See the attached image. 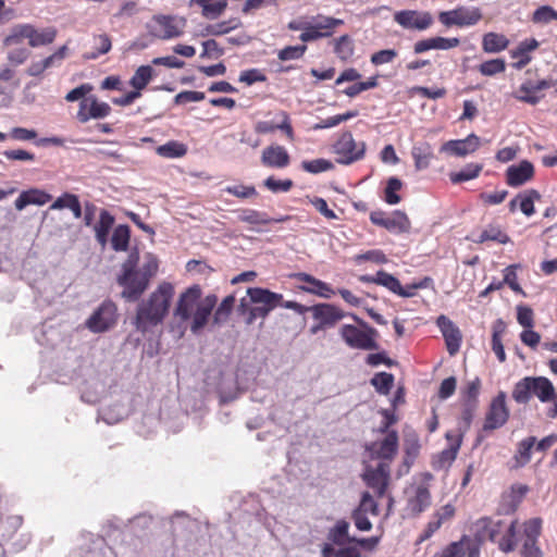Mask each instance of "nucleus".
Wrapping results in <instances>:
<instances>
[{
    "label": "nucleus",
    "instance_id": "nucleus-60",
    "mask_svg": "<svg viewBox=\"0 0 557 557\" xmlns=\"http://www.w3.org/2000/svg\"><path fill=\"white\" fill-rule=\"evenodd\" d=\"M15 75V71L9 66L0 70V94H4L9 85L18 86Z\"/></svg>",
    "mask_w": 557,
    "mask_h": 557
},
{
    "label": "nucleus",
    "instance_id": "nucleus-44",
    "mask_svg": "<svg viewBox=\"0 0 557 557\" xmlns=\"http://www.w3.org/2000/svg\"><path fill=\"white\" fill-rule=\"evenodd\" d=\"M363 281L373 282L375 284L382 285L386 287L388 290L396 294L397 290L400 289V282L394 275L386 273L384 271L376 272L373 277H363Z\"/></svg>",
    "mask_w": 557,
    "mask_h": 557
},
{
    "label": "nucleus",
    "instance_id": "nucleus-43",
    "mask_svg": "<svg viewBox=\"0 0 557 557\" xmlns=\"http://www.w3.org/2000/svg\"><path fill=\"white\" fill-rule=\"evenodd\" d=\"M541 198V195L535 189H527L518 194L520 199V210L527 216H531L535 212L534 202Z\"/></svg>",
    "mask_w": 557,
    "mask_h": 557
},
{
    "label": "nucleus",
    "instance_id": "nucleus-64",
    "mask_svg": "<svg viewBox=\"0 0 557 557\" xmlns=\"http://www.w3.org/2000/svg\"><path fill=\"white\" fill-rule=\"evenodd\" d=\"M78 196L71 194V193H64L60 197H58L54 202L50 206L51 210H62V209H71L75 201L77 200Z\"/></svg>",
    "mask_w": 557,
    "mask_h": 557
},
{
    "label": "nucleus",
    "instance_id": "nucleus-9",
    "mask_svg": "<svg viewBox=\"0 0 557 557\" xmlns=\"http://www.w3.org/2000/svg\"><path fill=\"white\" fill-rule=\"evenodd\" d=\"M117 318L116 305L107 299L86 320L85 325L92 333H104L116 324Z\"/></svg>",
    "mask_w": 557,
    "mask_h": 557
},
{
    "label": "nucleus",
    "instance_id": "nucleus-54",
    "mask_svg": "<svg viewBox=\"0 0 557 557\" xmlns=\"http://www.w3.org/2000/svg\"><path fill=\"white\" fill-rule=\"evenodd\" d=\"M401 187H403V183L397 177H391L387 181L384 199L388 205H397L400 202L401 198L397 194V191L400 190Z\"/></svg>",
    "mask_w": 557,
    "mask_h": 557
},
{
    "label": "nucleus",
    "instance_id": "nucleus-7",
    "mask_svg": "<svg viewBox=\"0 0 557 557\" xmlns=\"http://www.w3.org/2000/svg\"><path fill=\"white\" fill-rule=\"evenodd\" d=\"M247 296L255 306L249 309L246 323L252 324L257 319H265L268 314L278 307L283 296L265 288L249 287Z\"/></svg>",
    "mask_w": 557,
    "mask_h": 557
},
{
    "label": "nucleus",
    "instance_id": "nucleus-31",
    "mask_svg": "<svg viewBox=\"0 0 557 557\" xmlns=\"http://www.w3.org/2000/svg\"><path fill=\"white\" fill-rule=\"evenodd\" d=\"M385 228L394 234L409 233L411 228V223L405 212L396 210L388 214V220Z\"/></svg>",
    "mask_w": 557,
    "mask_h": 557
},
{
    "label": "nucleus",
    "instance_id": "nucleus-53",
    "mask_svg": "<svg viewBox=\"0 0 557 557\" xmlns=\"http://www.w3.org/2000/svg\"><path fill=\"white\" fill-rule=\"evenodd\" d=\"M234 302L235 297L233 295H230L222 300L213 314V319L216 324L223 323L227 320L234 307Z\"/></svg>",
    "mask_w": 557,
    "mask_h": 557
},
{
    "label": "nucleus",
    "instance_id": "nucleus-6",
    "mask_svg": "<svg viewBox=\"0 0 557 557\" xmlns=\"http://www.w3.org/2000/svg\"><path fill=\"white\" fill-rule=\"evenodd\" d=\"M116 282L123 287L122 298L127 301L139 299V252L135 248L122 263Z\"/></svg>",
    "mask_w": 557,
    "mask_h": 557
},
{
    "label": "nucleus",
    "instance_id": "nucleus-50",
    "mask_svg": "<svg viewBox=\"0 0 557 557\" xmlns=\"http://www.w3.org/2000/svg\"><path fill=\"white\" fill-rule=\"evenodd\" d=\"M334 52L342 60H348L354 54V44L349 36L344 35L335 40Z\"/></svg>",
    "mask_w": 557,
    "mask_h": 557
},
{
    "label": "nucleus",
    "instance_id": "nucleus-61",
    "mask_svg": "<svg viewBox=\"0 0 557 557\" xmlns=\"http://www.w3.org/2000/svg\"><path fill=\"white\" fill-rule=\"evenodd\" d=\"M227 3L225 0H219L214 3H209L202 8V15L209 20L218 18L225 10Z\"/></svg>",
    "mask_w": 557,
    "mask_h": 557
},
{
    "label": "nucleus",
    "instance_id": "nucleus-26",
    "mask_svg": "<svg viewBox=\"0 0 557 557\" xmlns=\"http://www.w3.org/2000/svg\"><path fill=\"white\" fill-rule=\"evenodd\" d=\"M115 222L114 216L107 210H101L99 214V220L95 224V237L97 243L101 246L102 249L106 248L108 244L109 233Z\"/></svg>",
    "mask_w": 557,
    "mask_h": 557
},
{
    "label": "nucleus",
    "instance_id": "nucleus-15",
    "mask_svg": "<svg viewBox=\"0 0 557 557\" xmlns=\"http://www.w3.org/2000/svg\"><path fill=\"white\" fill-rule=\"evenodd\" d=\"M398 450V435L396 431L388 432L382 440L372 442L367 446L371 459L388 462Z\"/></svg>",
    "mask_w": 557,
    "mask_h": 557
},
{
    "label": "nucleus",
    "instance_id": "nucleus-11",
    "mask_svg": "<svg viewBox=\"0 0 557 557\" xmlns=\"http://www.w3.org/2000/svg\"><path fill=\"white\" fill-rule=\"evenodd\" d=\"M482 18L479 8L458 7L455 10L444 11L438 14L440 22L445 26H472Z\"/></svg>",
    "mask_w": 557,
    "mask_h": 557
},
{
    "label": "nucleus",
    "instance_id": "nucleus-22",
    "mask_svg": "<svg viewBox=\"0 0 557 557\" xmlns=\"http://www.w3.org/2000/svg\"><path fill=\"white\" fill-rule=\"evenodd\" d=\"M534 174L533 164L527 160L519 164L510 165L506 171L507 184L511 187H518L532 178Z\"/></svg>",
    "mask_w": 557,
    "mask_h": 557
},
{
    "label": "nucleus",
    "instance_id": "nucleus-18",
    "mask_svg": "<svg viewBox=\"0 0 557 557\" xmlns=\"http://www.w3.org/2000/svg\"><path fill=\"white\" fill-rule=\"evenodd\" d=\"M481 146V138L475 134L468 135L465 139L448 140L441 147V152L455 157H467L475 152Z\"/></svg>",
    "mask_w": 557,
    "mask_h": 557
},
{
    "label": "nucleus",
    "instance_id": "nucleus-63",
    "mask_svg": "<svg viewBox=\"0 0 557 557\" xmlns=\"http://www.w3.org/2000/svg\"><path fill=\"white\" fill-rule=\"evenodd\" d=\"M397 51L394 49L380 50L371 55V63L374 65H383L394 61Z\"/></svg>",
    "mask_w": 557,
    "mask_h": 557
},
{
    "label": "nucleus",
    "instance_id": "nucleus-3",
    "mask_svg": "<svg viewBox=\"0 0 557 557\" xmlns=\"http://www.w3.org/2000/svg\"><path fill=\"white\" fill-rule=\"evenodd\" d=\"M173 296L174 285L163 281L145 300H141V326L161 324L169 313Z\"/></svg>",
    "mask_w": 557,
    "mask_h": 557
},
{
    "label": "nucleus",
    "instance_id": "nucleus-32",
    "mask_svg": "<svg viewBox=\"0 0 557 557\" xmlns=\"http://www.w3.org/2000/svg\"><path fill=\"white\" fill-rule=\"evenodd\" d=\"M513 97L521 102L535 106L542 100L543 95H537L533 86V81L527 79L513 92Z\"/></svg>",
    "mask_w": 557,
    "mask_h": 557
},
{
    "label": "nucleus",
    "instance_id": "nucleus-51",
    "mask_svg": "<svg viewBox=\"0 0 557 557\" xmlns=\"http://www.w3.org/2000/svg\"><path fill=\"white\" fill-rule=\"evenodd\" d=\"M506 70V62L504 59L487 60L479 65V72L483 76H494L503 73Z\"/></svg>",
    "mask_w": 557,
    "mask_h": 557
},
{
    "label": "nucleus",
    "instance_id": "nucleus-30",
    "mask_svg": "<svg viewBox=\"0 0 557 557\" xmlns=\"http://www.w3.org/2000/svg\"><path fill=\"white\" fill-rule=\"evenodd\" d=\"M509 40L497 33H486L482 38V49L486 53H498L507 49Z\"/></svg>",
    "mask_w": 557,
    "mask_h": 557
},
{
    "label": "nucleus",
    "instance_id": "nucleus-24",
    "mask_svg": "<svg viewBox=\"0 0 557 557\" xmlns=\"http://www.w3.org/2000/svg\"><path fill=\"white\" fill-rule=\"evenodd\" d=\"M458 38H445V37H431L423 40H419L413 46V52L416 54L423 53L429 50H448L459 45Z\"/></svg>",
    "mask_w": 557,
    "mask_h": 557
},
{
    "label": "nucleus",
    "instance_id": "nucleus-17",
    "mask_svg": "<svg viewBox=\"0 0 557 557\" xmlns=\"http://www.w3.org/2000/svg\"><path fill=\"white\" fill-rule=\"evenodd\" d=\"M110 112L111 107L107 102L99 101L95 96H89L79 102L76 117L81 123H86L91 119H103Z\"/></svg>",
    "mask_w": 557,
    "mask_h": 557
},
{
    "label": "nucleus",
    "instance_id": "nucleus-5",
    "mask_svg": "<svg viewBox=\"0 0 557 557\" xmlns=\"http://www.w3.org/2000/svg\"><path fill=\"white\" fill-rule=\"evenodd\" d=\"M433 475L429 472L421 473L413 478L412 482L405 488L406 509L413 516H419L431 505L430 482Z\"/></svg>",
    "mask_w": 557,
    "mask_h": 557
},
{
    "label": "nucleus",
    "instance_id": "nucleus-16",
    "mask_svg": "<svg viewBox=\"0 0 557 557\" xmlns=\"http://www.w3.org/2000/svg\"><path fill=\"white\" fill-rule=\"evenodd\" d=\"M394 21L407 29L424 30L432 25L433 17L429 12L404 10L394 14Z\"/></svg>",
    "mask_w": 557,
    "mask_h": 557
},
{
    "label": "nucleus",
    "instance_id": "nucleus-1",
    "mask_svg": "<svg viewBox=\"0 0 557 557\" xmlns=\"http://www.w3.org/2000/svg\"><path fill=\"white\" fill-rule=\"evenodd\" d=\"M218 298L210 294L202 298V289L195 284L183 290L175 302L170 331L181 338L188 326L193 334H199L209 322Z\"/></svg>",
    "mask_w": 557,
    "mask_h": 557
},
{
    "label": "nucleus",
    "instance_id": "nucleus-28",
    "mask_svg": "<svg viewBox=\"0 0 557 557\" xmlns=\"http://www.w3.org/2000/svg\"><path fill=\"white\" fill-rule=\"evenodd\" d=\"M289 219V216H282L277 219H271L267 215V213L253 210V209H244L238 213V221L243 223H248L251 225H265L272 222H285Z\"/></svg>",
    "mask_w": 557,
    "mask_h": 557
},
{
    "label": "nucleus",
    "instance_id": "nucleus-8",
    "mask_svg": "<svg viewBox=\"0 0 557 557\" xmlns=\"http://www.w3.org/2000/svg\"><path fill=\"white\" fill-rule=\"evenodd\" d=\"M147 30L160 39H172L183 35L186 20L178 15H154L147 24Z\"/></svg>",
    "mask_w": 557,
    "mask_h": 557
},
{
    "label": "nucleus",
    "instance_id": "nucleus-57",
    "mask_svg": "<svg viewBox=\"0 0 557 557\" xmlns=\"http://www.w3.org/2000/svg\"><path fill=\"white\" fill-rule=\"evenodd\" d=\"M432 283V280L430 277H423L419 282H413L411 284H408L406 286H403L400 284V289L396 292V295L401 297H412L416 295L417 289L426 288Z\"/></svg>",
    "mask_w": 557,
    "mask_h": 557
},
{
    "label": "nucleus",
    "instance_id": "nucleus-55",
    "mask_svg": "<svg viewBox=\"0 0 557 557\" xmlns=\"http://www.w3.org/2000/svg\"><path fill=\"white\" fill-rule=\"evenodd\" d=\"M306 50V45L288 46L277 52V58L281 61L299 60L305 54Z\"/></svg>",
    "mask_w": 557,
    "mask_h": 557
},
{
    "label": "nucleus",
    "instance_id": "nucleus-39",
    "mask_svg": "<svg viewBox=\"0 0 557 557\" xmlns=\"http://www.w3.org/2000/svg\"><path fill=\"white\" fill-rule=\"evenodd\" d=\"M349 523L346 520H338L335 525L329 531L327 539L336 544L344 545L348 542L355 541L348 536Z\"/></svg>",
    "mask_w": 557,
    "mask_h": 557
},
{
    "label": "nucleus",
    "instance_id": "nucleus-47",
    "mask_svg": "<svg viewBox=\"0 0 557 557\" xmlns=\"http://www.w3.org/2000/svg\"><path fill=\"white\" fill-rule=\"evenodd\" d=\"M481 171V164L469 163L461 171L450 173L449 177L454 184H458L478 177Z\"/></svg>",
    "mask_w": 557,
    "mask_h": 557
},
{
    "label": "nucleus",
    "instance_id": "nucleus-58",
    "mask_svg": "<svg viewBox=\"0 0 557 557\" xmlns=\"http://www.w3.org/2000/svg\"><path fill=\"white\" fill-rule=\"evenodd\" d=\"M223 191L240 199H247L257 195V190L253 186H246L243 184L226 186Z\"/></svg>",
    "mask_w": 557,
    "mask_h": 557
},
{
    "label": "nucleus",
    "instance_id": "nucleus-20",
    "mask_svg": "<svg viewBox=\"0 0 557 557\" xmlns=\"http://www.w3.org/2000/svg\"><path fill=\"white\" fill-rule=\"evenodd\" d=\"M310 312L315 321L325 327L335 325L344 318V312L332 304H318L310 307Z\"/></svg>",
    "mask_w": 557,
    "mask_h": 557
},
{
    "label": "nucleus",
    "instance_id": "nucleus-52",
    "mask_svg": "<svg viewBox=\"0 0 557 557\" xmlns=\"http://www.w3.org/2000/svg\"><path fill=\"white\" fill-rule=\"evenodd\" d=\"M358 115L357 111H348L343 114H337L334 116H330L327 119L322 120L320 123L315 124L313 126V129H324V128H332L341 124L342 122H346L352 117H356Z\"/></svg>",
    "mask_w": 557,
    "mask_h": 557
},
{
    "label": "nucleus",
    "instance_id": "nucleus-59",
    "mask_svg": "<svg viewBox=\"0 0 557 557\" xmlns=\"http://www.w3.org/2000/svg\"><path fill=\"white\" fill-rule=\"evenodd\" d=\"M356 510L363 513H371L373 516H377L379 505L369 492H364L361 496L359 507Z\"/></svg>",
    "mask_w": 557,
    "mask_h": 557
},
{
    "label": "nucleus",
    "instance_id": "nucleus-38",
    "mask_svg": "<svg viewBox=\"0 0 557 557\" xmlns=\"http://www.w3.org/2000/svg\"><path fill=\"white\" fill-rule=\"evenodd\" d=\"M480 389H481V380L479 377H474V379L466 382L465 386L460 391V394H461V397L465 400L467 407H475L476 406Z\"/></svg>",
    "mask_w": 557,
    "mask_h": 557
},
{
    "label": "nucleus",
    "instance_id": "nucleus-37",
    "mask_svg": "<svg viewBox=\"0 0 557 557\" xmlns=\"http://www.w3.org/2000/svg\"><path fill=\"white\" fill-rule=\"evenodd\" d=\"M131 238V230L126 224L117 225L111 237V247L115 251H126Z\"/></svg>",
    "mask_w": 557,
    "mask_h": 557
},
{
    "label": "nucleus",
    "instance_id": "nucleus-45",
    "mask_svg": "<svg viewBox=\"0 0 557 557\" xmlns=\"http://www.w3.org/2000/svg\"><path fill=\"white\" fill-rule=\"evenodd\" d=\"M487 240L497 242L499 244H507L510 242L509 236L502 231L497 225H488L484 228L476 239L478 243H484Z\"/></svg>",
    "mask_w": 557,
    "mask_h": 557
},
{
    "label": "nucleus",
    "instance_id": "nucleus-10",
    "mask_svg": "<svg viewBox=\"0 0 557 557\" xmlns=\"http://www.w3.org/2000/svg\"><path fill=\"white\" fill-rule=\"evenodd\" d=\"M335 153L338 156V162L343 164H350L361 159L366 151V144L363 141L357 143L351 133L346 132L342 134L339 139L334 145Z\"/></svg>",
    "mask_w": 557,
    "mask_h": 557
},
{
    "label": "nucleus",
    "instance_id": "nucleus-21",
    "mask_svg": "<svg viewBox=\"0 0 557 557\" xmlns=\"http://www.w3.org/2000/svg\"><path fill=\"white\" fill-rule=\"evenodd\" d=\"M446 437L449 441V446L443 449L432 459V466L436 470H444L449 468L454 460L456 459L457 453L460 447L459 436H455L451 435L450 433H447Z\"/></svg>",
    "mask_w": 557,
    "mask_h": 557
},
{
    "label": "nucleus",
    "instance_id": "nucleus-25",
    "mask_svg": "<svg viewBox=\"0 0 557 557\" xmlns=\"http://www.w3.org/2000/svg\"><path fill=\"white\" fill-rule=\"evenodd\" d=\"M261 161L265 166L282 169L288 165L289 154L282 146H270L262 151Z\"/></svg>",
    "mask_w": 557,
    "mask_h": 557
},
{
    "label": "nucleus",
    "instance_id": "nucleus-14",
    "mask_svg": "<svg viewBox=\"0 0 557 557\" xmlns=\"http://www.w3.org/2000/svg\"><path fill=\"white\" fill-rule=\"evenodd\" d=\"M542 519L532 518L523 523L522 534V557H543L542 550L537 545V540L541 535Z\"/></svg>",
    "mask_w": 557,
    "mask_h": 557
},
{
    "label": "nucleus",
    "instance_id": "nucleus-29",
    "mask_svg": "<svg viewBox=\"0 0 557 557\" xmlns=\"http://www.w3.org/2000/svg\"><path fill=\"white\" fill-rule=\"evenodd\" d=\"M555 388L552 382L544 376L532 377V396H536L542 403L553 400Z\"/></svg>",
    "mask_w": 557,
    "mask_h": 557
},
{
    "label": "nucleus",
    "instance_id": "nucleus-33",
    "mask_svg": "<svg viewBox=\"0 0 557 557\" xmlns=\"http://www.w3.org/2000/svg\"><path fill=\"white\" fill-rule=\"evenodd\" d=\"M32 24H17L13 26L10 30V33L5 36L3 39V45L7 47L18 45L24 39L30 40L32 37V30H33Z\"/></svg>",
    "mask_w": 557,
    "mask_h": 557
},
{
    "label": "nucleus",
    "instance_id": "nucleus-40",
    "mask_svg": "<svg viewBox=\"0 0 557 557\" xmlns=\"http://www.w3.org/2000/svg\"><path fill=\"white\" fill-rule=\"evenodd\" d=\"M157 153L163 158H182L187 153V146L176 140H170L157 148Z\"/></svg>",
    "mask_w": 557,
    "mask_h": 557
},
{
    "label": "nucleus",
    "instance_id": "nucleus-42",
    "mask_svg": "<svg viewBox=\"0 0 557 557\" xmlns=\"http://www.w3.org/2000/svg\"><path fill=\"white\" fill-rule=\"evenodd\" d=\"M532 397V376H527L515 384L512 398L519 404H527Z\"/></svg>",
    "mask_w": 557,
    "mask_h": 557
},
{
    "label": "nucleus",
    "instance_id": "nucleus-34",
    "mask_svg": "<svg viewBox=\"0 0 557 557\" xmlns=\"http://www.w3.org/2000/svg\"><path fill=\"white\" fill-rule=\"evenodd\" d=\"M57 35L58 30L53 26H49L42 29H37L35 26H33L29 46L36 48L50 45L55 40Z\"/></svg>",
    "mask_w": 557,
    "mask_h": 557
},
{
    "label": "nucleus",
    "instance_id": "nucleus-2",
    "mask_svg": "<svg viewBox=\"0 0 557 557\" xmlns=\"http://www.w3.org/2000/svg\"><path fill=\"white\" fill-rule=\"evenodd\" d=\"M517 524V520L506 522L499 518L483 517L475 522V530L480 539H488L496 543L502 552L510 553L518 544Z\"/></svg>",
    "mask_w": 557,
    "mask_h": 557
},
{
    "label": "nucleus",
    "instance_id": "nucleus-23",
    "mask_svg": "<svg viewBox=\"0 0 557 557\" xmlns=\"http://www.w3.org/2000/svg\"><path fill=\"white\" fill-rule=\"evenodd\" d=\"M295 277L299 282L307 283V286H300V288L307 293L317 295L319 297L330 299L334 294V289L325 282L315 278L314 276L307 273H297Z\"/></svg>",
    "mask_w": 557,
    "mask_h": 557
},
{
    "label": "nucleus",
    "instance_id": "nucleus-19",
    "mask_svg": "<svg viewBox=\"0 0 557 557\" xmlns=\"http://www.w3.org/2000/svg\"><path fill=\"white\" fill-rule=\"evenodd\" d=\"M450 355H455L461 345V334L459 329L453 323L450 319L445 315H440L436 320Z\"/></svg>",
    "mask_w": 557,
    "mask_h": 557
},
{
    "label": "nucleus",
    "instance_id": "nucleus-27",
    "mask_svg": "<svg viewBox=\"0 0 557 557\" xmlns=\"http://www.w3.org/2000/svg\"><path fill=\"white\" fill-rule=\"evenodd\" d=\"M537 47L539 42L535 39L521 41L516 49L510 51L511 58L518 59V61L513 63V67L522 70L527 66L531 61L530 52L534 51Z\"/></svg>",
    "mask_w": 557,
    "mask_h": 557
},
{
    "label": "nucleus",
    "instance_id": "nucleus-13",
    "mask_svg": "<svg viewBox=\"0 0 557 557\" xmlns=\"http://www.w3.org/2000/svg\"><path fill=\"white\" fill-rule=\"evenodd\" d=\"M509 418V409L506 405V393L499 392L488 406L483 430L493 431L502 428Z\"/></svg>",
    "mask_w": 557,
    "mask_h": 557
},
{
    "label": "nucleus",
    "instance_id": "nucleus-4",
    "mask_svg": "<svg viewBox=\"0 0 557 557\" xmlns=\"http://www.w3.org/2000/svg\"><path fill=\"white\" fill-rule=\"evenodd\" d=\"M360 327L352 324H344L339 330V334L345 344L352 349L376 350L379 344L376 342L379 333L361 319L352 315Z\"/></svg>",
    "mask_w": 557,
    "mask_h": 557
},
{
    "label": "nucleus",
    "instance_id": "nucleus-12",
    "mask_svg": "<svg viewBox=\"0 0 557 557\" xmlns=\"http://www.w3.org/2000/svg\"><path fill=\"white\" fill-rule=\"evenodd\" d=\"M362 478L367 485L372 488L379 497H382L389 483V463L380 461L375 467L367 465Z\"/></svg>",
    "mask_w": 557,
    "mask_h": 557
},
{
    "label": "nucleus",
    "instance_id": "nucleus-46",
    "mask_svg": "<svg viewBox=\"0 0 557 557\" xmlns=\"http://www.w3.org/2000/svg\"><path fill=\"white\" fill-rule=\"evenodd\" d=\"M129 84L133 86L134 89L120 97H113L111 101L114 104L127 106L134 102V100L139 96V69L135 71V74L131 78Z\"/></svg>",
    "mask_w": 557,
    "mask_h": 557
},
{
    "label": "nucleus",
    "instance_id": "nucleus-49",
    "mask_svg": "<svg viewBox=\"0 0 557 557\" xmlns=\"http://www.w3.org/2000/svg\"><path fill=\"white\" fill-rule=\"evenodd\" d=\"M371 384L374 386L377 393L387 395L394 384V375L387 372L376 373L371 379Z\"/></svg>",
    "mask_w": 557,
    "mask_h": 557
},
{
    "label": "nucleus",
    "instance_id": "nucleus-56",
    "mask_svg": "<svg viewBox=\"0 0 557 557\" xmlns=\"http://www.w3.org/2000/svg\"><path fill=\"white\" fill-rule=\"evenodd\" d=\"M301 168L313 174L325 172L333 169V163L326 159H314L310 161H304Z\"/></svg>",
    "mask_w": 557,
    "mask_h": 557
},
{
    "label": "nucleus",
    "instance_id": "nucleus-62",
    "mask_svg": "<svg viewBox=\"0 0 557 557\" xmlns=\"http://www.w3.org/2000/svg\"><path fill=\"white\" fill-rule=\"evenodd\" d=\"M264 186L273 193H286L293 187L290 180H275L270 176L264 181Z\"/></svg>",
    "mask_w": 557,
    "mask_h": 557
},
{
    "label": "nucleus",
    "instance_id": "nucleus-48",
    "mask_svg": "<svg viewBox=\"0 0 557 557\" xmlns=\"http://www.w3.org/2000/svg\"><path fill=\"white\" fill-rule=\"evenodd\" d=\"M471 540L467 536H462V539L458 542H453L448 546H446L441 557H463L467 550H470Z\"/></svg>",
    "mask_w": 557,
    "mask_h": 557
},
{
    "label": "nucleus",
    "instance_id": "nucleus-36",
    "mask_svg": "<svg viewBox=\"0 0 557 557\" xmlns=\"http://www.w3.org/2000/svg\"><path fill=\"white\" fill-rule=\"evenodd\" d=\"M411 154L414 160V166L419 171L429 168L430 161L433 158L432 148L428 143L413 146Z\"/></svg>",
    "mask_w": 557,
    "mask_h": 557
},
{
    "label": "nucleus",
    "instance_id": "nucleus-35",
    "mask_svg": "<svg viewBox=\"0 0 557 557\" xmlns=\"http://www.w3.org/2000/svg\"><path fill=\"white\" fill-rule=\"evenodd\" d=\"M309 23L315 32L322 34V37H329L333 34L334 28L342 25L344 22L339 18L318 15Z\"/></svg>",
    "mask_w": 557,
    "mask_h": 557
},
{
    "label": "nucleus",
    "instance_id": "nucleus-41",
    "mask_svg": "<svg viewBox=\"0 0 557 557\" xmlns=\"http://www.w3.org/2000/svg\"><path fill=\"white\" fill-rule=\"evenodd\" d=\"M159 269V262L156 256L147 253L145 256V263L141 265V294L148 286L149 278L153 277Z\"/></svg>",
    "mask_w": 557,
    "mask_h": 557
}]
</instances>
